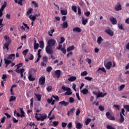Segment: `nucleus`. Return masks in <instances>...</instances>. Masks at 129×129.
Segmentation results:
<instances>
[{"instance_id": "f257e3e1", "label": "nucleus", "mask_w": 129, "mask_h": 129, "mask_svg": "<svg viewBox=\"0 0 129 129\" xmlns=\"http://www.w3.org/2000/svg\"><path fill=\"white\" fill-rule=\"evenodd\" d=\"M36 71H37V70L35 69H31L30 70L28 76L29 81H35V80H36V79L33 77V75L36 73Z\"/></svg>"}, {"instance_id": "f03ea898", "label": "nucleus", "mask_w": 129, "mask_h": 129, "mask_svg": "<svg viewBox=\"0 0 129 129\" xmlns=\"http://www.w3.org/2000/svg\"><path fill=\"white\" fill-rule=\"evenodd\" d=\"M4 39L6 40V42L4 44L5 48H7L8 50H9V46L11 44V38L10 37H8V35H5Z\"/></svg>"}, {"instance_id": "7ed1b4c3", "label": "nucleus", "mask_w": 129, "mask_h": 129, "mask_svg": "<svg viewBox=\"0 0 129 129\" xmlns=\"http://www.w3.org/2000/svg\"><path fill=\"white\" fill-rule=\"evenodd\" d=\"M45 51L47 54H49V55H53V53H54V51H53V48L52 46H50L49 45L46 46L45 48Z\"/></svg>"}, {"instance_id": "20e7f679", "label": "nucleus", "mask_w": 129, "mask_h": 129, "mask_svg": "<svg viewBox=\"0 0 129 129\" xmlns=\"http://www.w3.org/2000/svg\"><path fill=\"white\" fill-rule=\"evenodd\" d=\"M45 82H46V78L45 77V76H42L39 78L38 84L39 85H44Z\"/></svg>"}, {"instance_id": "39448f33", "label": "nucleus", "mask_w": 129, "mask_h": 129, "mask_svg": "<svg viewBox=\"0 0 129 129\" xmlns=\"http://www.w3.org/2000/svg\"><path fill=\"white\" fill-rule=\"evenodd\" d=\"M55 44H56V41L53 39H49L48 40L47 46L53 47V46H55Z\"/></svg>"}, {"instance_id": "423d86ee", "label": "nucleus", "mask_w": 129, "mask_h": 129, "mask_svg": "<svg viewBox=\"0 0 129 129\" xmlns=\"http://www.w3.org/2000/svg\"><path fill=\"white\" fill-rule=\"evenodd\" d=\"M106 116H107V118L110 119V120H115V118L114 116L111 115L109 112H107L106 113Z\"/></svg>"}, {"instance_id": "0eeeda50", "label": "nucleus", "mask_w": 129, "mask_h": 129, "mask_svg": "<svg viewBox=\"0 0 129 129\" xmlns=\"http://www.w3.org/2000/svg\"><path fill=\"white\" fill-rule=\"evenodd\" d=\"M15 72H17V73L21 74V77L23 78L24 77V72H25V70L24 69H21L20 70H15Z\"/></svg>"}, {"instance_id": "6e6552de", "label": "nucleus", "mask_w": 129, "mask_h": 129, "mask_svg": "<svg viewBox=\"0 0 129 129\" xmlns=\"http://www.w3.org/2000/svg\"><path fill=\"white\" fill-rule=\"evenodd\" d=\"M104 66L107 70H109L110 68H111V66H112V62L111 61H108L106 63H104Z\"/></svg>"}, {"instance_id": "1a4fd4ad", "label": "nucleus", "mask_w": 129, "mask_h": 129, "mask_svg": "<svg viewBox=\"0 0 129 129\" xmlns=\"http://www.w3.org/2000/svg\"><path fill=\"white\" fill-rule=\"evenodd\" d=\"M121 5H120V3L118 2L117 5L115 6V11L118 12V11H121Z\"/></svg>"}, {"instance_id": "9d476101", "label": "nucleus", "mask_w": 129, "mask_h": 129, "mask_svg": "<svg viewBox=\"0 0 129 129\" xmlns=\"http://www.w3.org/2000/svg\"><path fill=\"white\" fill-rule=\"evenodd\" d=\"M105 95H107V93H102V92H99V93H98V94L96 97L97 98H99V97H104Z\"/></svg>"}, {"instance_id": "9b49d317", "label": "nucleus", "mask_w": 129, "mask_h": 129, "mask_svg": "<svg viewBox=\"0 0 129 129\" xmlns=\"http://www.w3.org/2000/svg\"><path fill=\"white\" fill-rule=\"evenodd\" d=\"M109 20L110 22H111L112 25H116V24H117V21H116V19L113 17H111Z\"/></svg>"}, {"instance_id": "f8f14e48", "label": "nucleus", "mask_w": 129, "mask_h": 129, "mask_svg": "<svg viewBox=\"0 0 129 129\" xmlns=\"http://www.w3.org/2000/svg\"><path fill=\"white\" fill-rule=\"evenodd\" d=\"M59 104H60L61 106H67V105H69V102L61 101L59 102Z\"/></svg>"}, {"instance_id": "ddd939ff", "label": "nucleus", "mask_w": 129, "mask_h": 129, "mask_svg": "<svg viewBox=\"0 0 129 129\" xmlns=\"http://www.w3.org/2000/svg\"><path fill=\"white\" fill-rule=\"evenodd\" d=\"M15 57H16V54L14 53H12L11 54H9L8 56L7 57L8 60H14L15 59Z\"/></svg>"}, {"instance_id": "4468645a", "label": "nucleus", "mask_w": 129, "mask_h": 129, "mask_svg": "<svg viewBox=\"0 0 129 129\" xmlns=\"http://www.w3.org/2000/svg\"><path fill=\"white\" fill-rule=\"evenodd\" d=\"M54 73L55 74V76L57 77V78H59L60 76H61V71L59 70H57L54 72Z\"/></svg>"}, {"instance_id": "2eb2a0df", "label": "nucleus", "mask_w": 129, "mask_h": 129, "mask_svg": "<svg viewBox=\"0 0 129 129\" xmlns=\"http://www.w3.org/2000/svg\"><path fill=\"white\" fill-rule=\"evenodd\" d=\"M34 50H38L39 49V43H37V40H36V39L34 38Z\"/></svg>"}, {"instance_id": "dca6fc26", "label": "nucleus", "mask_w": 129, "mask_h": 129, "mask_svg": "<svg viewBox=\"0 0 129 129\" xmlns=\"http://www.w3.org/2000/svg\"><path fill=\"white\" fill-rule=\"evenodd\" d=\"M105 33H107V34L109 35V36H110L111 37H112V36H113V32H112L111 30L110 29H106L105 30Z\"/></svg>"}, {"instance_id": "f3484780", "label": "nucleus", "mask_w": 129, "mask_h": 129, "mask_svg": "<svg viewBox=\"0 0 129 129\" xmlns=\"http://www.w3.org/2000/svg\"><path fill=\"white\" fill-rule=\"evenodd\" d=\"M76 79H77V78H76V76H72L68 79V81H70V82H73L74 81H75Z\"/></svg>"}, {"instance_id": "a211bd4d", "label": "nucleus", "mask_w": 129, "mask_h": 129, "mask_svg": "<svg viewBox=\"0 0 129 129\" xmlns=\"http://www.w3.org/2000/svg\"><path fill=\"white\" fill-rule=\"evenodd\" d=\"M120 118L119 119V121L121 123H122V122L124 121V117H123V115H122V114H121V112H120Z\"/></svg>"}, {"instance_id": "6ab92c4d", "label": "nucleus", "mask_w": 129, "mask_h": 129, "mask_svg": "<svg viewBox=\"0 0 129 129\" xmlns=\"http://www.w3.org/2000/svg\"><path fill=\"white\" fill-rule=\"evenodd\" d=\"M74 110H75V108H74V107L71 109V110L70 111H68L67 115H68V116H70V114H71V115L73 114V111H74Z\"/></svg>"}, {"instance_id": "aec40b11", "label": "nucleus", "mask_w": 129, "mask_h": 129, "mask_svg": "<svg viewBox=\"0 0 129 129\" xmlns=\"http://www.w3.org/2000/svg\"><path fill=\"white\" fill-rule=\"evenodd\" d=\"M73 32H77L78 33H80L81 32V29L79 27H75L73 29Z\"/></svg>"}, {"instance_id": "412c9836", "label": "nucleus", "mask_w": 129, "mask_h": 129, "mask_svg": "<svg viewBox=\"0 0 129 129\" xmlns=\"http://www.w3.org/2000/svg\"><path fill=\"white\" fill-rule=\"evenodd\" d=\"M102 41H103V39H102V37L100 36L98 38V39L97 40V42L98 43V45H100L101 44V42H102Z\"/></svg>"}, {"instance_id": "4be33fe9", "label": "nucleus", "mask_w": 129, "mask_h": 129, "mask_svg": "<svg viewBox=\"0 0 129 129\" xmlns=\"http://www.w3.org/2000/svg\"><path fill=\"white\" fill-rule=\"evenodd\" d=\"M36 97L37 98L38 101H41V99L42 98V95L40 94H37L36 93L34 94Z\"/></svg>"}, {"instance_id": "5701e85b", "label": "nucleus", "mask_w": 129, "mask_h": 129, "mask_svg": "<svg viewBox=\"0 0 129 129\" xmlns=\"http://www.w3.org/2000/svg\"><path fill=\"white\" fill-rule=\"evenodd\" d=\"M88 23V19H84V17H82V24L85 26Z\"/></svg>"}, {"instance_id": "b1692460", "label": "nucleus", "mask_w": 129, "mask_h": 129, "mask_svg": "<svg viewBox=\"0 0 129 129\" xmlns=\"http://www.w3.org/2000/svg\"><path fill=\"white\" fill-rule=\"evenodd\" d=\"M75 48V46H74V45H72L67 48V51L68 52H70L71 51L74 50Z\"/></svg>"}, {"instance_id": "393cba45", "label": "nucleus", "mask_w": 129, "mask_h": 129, "mask_svg": "<svg viewBox=\"0 0 129 129\" xmlns=\"http://www.w3.org/2000/svg\"><path fill=\"white\" fill-rule=\"evenodd\" d=\"M81 92L83 93L84 95H86L88 93V90L87 89L85 88L81 91Z\"/></svg>"}, {"instance_id": "a878e982", "label": "nucleus", "mask_w": 129, "mask_h": 129, "mask_svg": "<svg viewBox=\"0 0 129 129\" xmlns=\"http://www.w3.org/2000/svg\"><path fill=\"white\" fill-rule=\"evenodd\" d=\"M100 71H102V72H104L105 73H106V71H105V69H104V68H99L97 70V71L99 72V73H101V72Z\"/></svg>"}, {"instance_id": "bb28decb", "label": "nucleus", "mask_w": 129, "mask_h": 129, "mask_svg": "<svg viewBox=\"0 0 129 129\" xmlns=\"http://www.w3.org/2000/svg\"><path fill=\"white\" fill-rule=\"evenodd\" d=\"M62 27L63 29H66V28L68 27V22H64L62 23Z\"/></svg>"}, {"instance_id": "cd10ccee", "label": "nucleus", "mask_w": 129, "mask_h": 129, "mask_svg": "<svg viewBox=\"0 0 129 129\" xmlns=\"http://www.w3.org/2000/svg\"><path fill=\"white\" fill-rule=\"evenodd\" d=\"M76 127L77 129H81L82 128V124L81 123H78L76 125Z\"/></svg>"}, {"instance_id": "c85d7f7f", "label": "nucleus", "mask_w": 129, "mask_h": 129, "mask_svg": "<svg viewBox=\"0 0 129 129\" xmlns=\"http://www.w3.org/2000/svg\"><path fill=\"white\" fill-rule=\"evenodd\" d=\"M7 7V2H4V5H2L1 9L0 10L4 12V10H5V8Z\"/></svg>"}, {"instance_id": "c756f323", "label": "nucleus", "mask_w": 129, "mask_h": 129, "mask_svg": "<svg viewBox=\"0 0 129 129\" xmlns=\"http://www.w3.org/2000/svg\"><path fill=\"white\" fill-rule=\"evenodd\" d=\"M17 99V97L16 96H11L10 97V99L9 100L10 102H12V101H15Z\"/></svg>"}, {"instance_id": "7c9ffc66", "label": "nucleus", "mask_w": 129, "mask_h": 129, "mask_svg": "<svg viewBox=\"0 0 129 129\" xmlns=\"http://www.w3.org/2000/svg\"><path fill=\"white\" fill-rule=\"evenodd\" d=\"M4 61H5V64H7V65H10V64H11V63H12V61L9 60V59H7L6 58L4 59Z\"/></svg>"}, {"instance_id": "2f4dec72", "label": "nucleus", "mask_w": 129, "mask_h": 129, "mask_svg": "<svg viewBox=\"0 0 129 129\" xmlns=\"http://www.w3.org/2000/svg\"><path fill=\"white\" fill-rule=\"evenodd\" d=\"M41 121H44V119H46L47 118V115L46 114H41Z\"/></svg>"}, {"instance_id": "473e14b6", "label": "nucleus", "mask_w": 129, "mask_h": 129, "mask_svg": "<svg viewBox=\"0 0 129 129\" xmlns=\"http://www.w3.org/2000/svg\"><path fill=\"white\" fill-rule=\"evenodd\" d=\"M71 94H72V92H71V89L67 90V92L64 93V95H71Z\"/></svg>"}, {"instance_id": "72a5a7b5", "label": "nucleus", "mask_w": 129, "mask_h": 129, "mask_svg": "<svg viewBox=\"0 0 129 129\" xmlns=\"http://www.w3.org/2000/svg\"><path fill=\"white\" fill-rule=\"evenodd\" d=\"M20 111H21V117H25V112L23 110V108H20Z\"/></svg>"}, {"instance_id": "f704fd0d", "label": "nucleus", "mask_w": 129, "mask_h": 129, "mask_svg": "<svg viewBox=\"0 0 129 129\" xmlns=\"http://www.w3.org/2000/svg\"><path fill=\"white\" fill-rule=\"evenodd\" d=\"M29 19L31 20L32 22H34V21H36V19H37V18L35 16L32 17V15H30Z\"/></svg>"}, {"instance_id": "c9c22d12", "label": "nucleus", "mask_w": 129, "mask_h": 129, "mask_svg": "<svg viewBox=\"0 0 129 129\" xmlns=\"http://www.w3.org/2000/svg\"><path fill=\"white\" fill-rule=\"evenodd\" d=\"M60 13L62 16H66L68 14L67 10H61Z\"/></svg>"}, {"instance_id": "e433bc0d", "label": "nucleus", "mask_w": 129, "mask_h": 129, "mask_svg": "<svg viewBox=\"0 0 129 129\" xmlns=\"http://www.w3.org/2000/svg\"><path fill=\"white\" fill-rule=\"evenodd\" d=\"M39 44H40V48H41V49H44V41H40L39 42Z\"/></svg>"}, {"instance_id": "4c0bfd02", "label": "nucleus", "mask_w": 129, "mask_h": 129, "mask_svg": "<svg viewBox=\"0 0 129 129\" xmlns=\"http://www.w3.org/2000/svg\"><path fill=\"white\" fill-rule=\"evenodd\" d=\"M32 11H33V9H32V8L29 9L27 11V13H26V15H27V16H29V15L32 14Z\"/></svg>"}, {"instance_id": "58836bf2", "label": "nucleus", "mask_w": 129, "mask_h": 129, "mask_svg": "<svg viewBox=\"0 0 129 129\" xmlns=\"http://www.w3.org/2000/svg\"><path fill=\"white\" fill-rule=\"evenodd\" d=\"M16 66H17V69L16 70H20V68L23 67V63H18Z\"/></svg>"}, {"instance_id": "ea45409f", "label": "nucleus", "mask_w": 129, "mask_h": 129, "mask_svg": "<svg viewBox=\"0 0 129 129\" xmlns=\"http://www.w3.org/2000/svg\"><path fill=\"white\" fill-rule=\"evenodd\" d=\"M61 89L64 91H67V90H70V88H67L64 86H62L61 87Z\"/></svg>"}, {"instance_id": "a19ab883", "label": "nucleus", "mask_w": 129, "mask_h": 129, "mask_svg": "<svg viewBox=\"0 0 129 129\" xmlns=\"http://www.w3.org/2000/svg\"><path fill=\"white\" fill-rule=\"evenodd\" d=\"M43 61L44 62V63H48V57L46 56H45L43 57Z\"/></svg>"}, {"instance_id": "79ce46f5", "label": "nucleus", "mask_w": 129, "mask_h": 129, "mask_svg": "<svg viewBox=\"0 0 129 129\" xmlns=\"http://www.w3.org/2000/svg\"><path fill=\"white\" fill-rule=\"evenodd\" d=\"M118 27L119 30H121V31H124V28H123V26H122V24H118Z\"/></svg>"}, {"instance_id": "37998d69", "label": "nucleus", "mask_w": 129, "mask_h": 129, "mask_svg": "<svg viewBox=\"0 0 129 129\" xmlns=\"http://www.w3.org/2000/svg\"><path fill=\"white\" fill-rule=\"evenodd\" d=\"M14 2L16 4H18V5L23 6V2L21 1V0L19 2H18V0H14Z\"/></svg>"}, {"instance_id": "c03bdc74", "label": "nucleus", "mask_w": 129, "mask_h": 129, "mask_svg": "<svg viewBox=\"0 0 129 129\" xmlns=\"http://www.w3.org/2000/svg\"><path fill=\"white\" fill-rule=\"evenodd\" d=\"M34 106V98H32L30 99V106L33 107Z\"/></svg>"}, {"instance_id": "a18cd8bd", "label": "nucleus", "mask_w": 129, "mask_h": 129, "mask_svg": "<svg viewBox=\"0 0 129 129\" xmlns=\"http://www.w3.org/2000/svg\"><path fill=\"white\" fill-rule=\"evenodd\" d=\"M91 121V118H88L85 122L86 125H88L89 124V123Z\"/></svg>"}, {"instance_id": "49530a36", "label": "nucleus", "mask_w": 129, "mask_h": 129, "mask_svg": "<svg viewBox=\"0 0 129 129\" xmlns=\"http://www.w3.org/2000/svg\"><path fill=\"white\" fill-rule=\"evenodd\" d=\"M88 73L87 71H84L83 72L81 73V76H86Z\"/></svg>"}, {"instance_id": "de8ad7c7", "label": "nucleus", "mask_w": 129, "mask_h": 129, "mask_svg": "<svg viewBox=\"0 0 129 129\" xmlns=\"http://www.w3.org/2000/svg\"><path fill=\"white\" fill-rule=\"evenodd\" d=\"M72 9L75 13H77V7L75 6H72Z\"/></svg>"}, {"instance_id": "09e8293b", "label": "nucleus", "mask_w": 129, "mask_h": 129, "mask_svg": "<svg viewBox=\"0 0 129 129\" xmlns=\"http://www.w3.org/2000/svg\"><path fill=\"white\" fill-rule=\"evenodd\" d=\"M52 70H53V68H52L51 67H48L46 69L47 72H51V71H52Z\"/></svg>"}, {"instance_id": "8fccbe9b", "label": "nucleus", "mask_w": 129, "mask_h": 129, "mask_svg": "<svg viewBox=\"0 0 129 129\" xmlns=\"http://www.w3.org/2000/svg\"><path fill=\"white\" fill-rule=\"evenodd\" d=\"M85 80H88V81H91L92 80L93 78L92 77H86L84 78Z\"/></svg>"}, {"instance_id": "3c124183", "label": "nucleus", "mask_w": 129, "mask_h": 129, "mask_svg": "<svg viewBox=\"0 0 129 129\" xmlns=\"http://www.w3.org/2000/svg\"><path fill=\"white\" fill-rule=\"evenodd\" d=\"M74 101H75V100H74L73 98L71 97L69 98V102H70V103H73Z\"/></svg>"}, {"instance_id": "603ef678", "label": "nucleus", "mask_w": 129, "mask_h": 129, "mask_svg": "<svg viewBox=\"0 0 129 129\" xmlns=\"http://www.w3.org/2000/svg\"><path fill=\"white\" fill-rule=\"evenodd\" d=\"M32 5H34V8H38V4H37V3L36 2L32 1Z\"/></svg>"}, {"instance_id": "864d4df0", "label": "nucleus", "mask_w": 129, "mask_h": 129, "mask_svg": "<svg viewBox=\"0 0 129 129\" xmlns=\"http://www.w3.org/2000/svg\"><path fill=\"white\" fill-rule=\"evenodd\" d=\"M113 107H115V108L116 109H117V110H119L120 107V106H119V105H115V104H114V105H113Z\"/></svg>"}, {"instance_id": "5fc2aeb1", "label": "nucleus", "mask_w": 129, "mask_h": 129, "mask_svg": "<svg viewBox=\"0 0 129 129\" xmlns=\"http://www.w3.org/2000/svg\"><path fill=\"white\" fill-rule=\"evenodd\" d=\"M65 42V38L63 37H60V41L59 42L60 44H62V43H64Z\"/></svg>"}, {"instance_id": "6e6d98bb", "label": "nucleus", "mask_w": 129, "mask_h": 129, "mask_svg": "<svg viewBox=\"0 0 129 129\" xmlns=\"http://www.w3.org/2000/svg\"><path fill=\"white\" fill-rule=\"evenodd\" d=\"M28 52H29V49H25L23 51V54L24 55V56H26L27 55Z\"/></svg>"}, {"instance_id": "4d7b16f0", "label": "nucleus", "mask_w": 129, "mask_h": 129, "mask_svg": "<svg viewBox=\"0 0 129 129\" xmlns=\"http://www.w3.org/2000/svg\"><path fill=\"white\" fill-rule=\"evenodd\" d=\"M58 124H59L58 121H54L53 122V126H57V125H58Z\"/></svg>"}, {"instance_id": "13d9d810", "label": "nucleus", "mask_w": 129, "mask_h": 129, "mask_svg": "<svg viewBox=\"0 0 129 129\" xmlns=\"http://www.w3.org/2000/svg\"><path fill=\"white\" fill-rule=\"evenodd\" d=\"M67 126H68V128H69V129L72 128V122H69Z\"/></svg>"}, {"instance_id": "bf43d9fd", "label": "nucleus", "mask_w": 129, "mask_h": 129, "mask_svg": "<svg viewBox=\"0 0 129 129\" xmlns=\"http://www.w3.org/2000/svg\"><path fill=\"white\" fill-rule=\"evenodd\" d=\"M84 15L86 17H89L90 16V12L87 11L84 13Z\"/></svg>"}, {"instance_id": "052dcab7", "label": "nucleus", "mask_w": 129, "mask_h": 129, "mask_svg": "<svg viewBox=\"0 0 129 129\" xmlns=\"http://www.w3.org/2000/svg\"><path fill=\"white\" fill-rule=\"evenodd\" d=\"M52 97L53 98H54V99H55V100H56L57 101H58V100H59V96H58L52 95Z\"/></svg>"}, {"instance_id": "680f3d73", "label": "nucleus", "mask_w": 129, "mask_h": 129, "mask_svg": "<svg viewBox=\"0 0 129 129\" xmlns=\"http://www.w3.org/2000/svg\"><path fill=\"white\" fill-rule=\"evenodd\" d=\"M124 108L125 109H126L127 111L129 112V105H125L123 106Z\"/></svg>"}, {"instance_id": "e2e57ef3", "label": "nucleus", "mask_w": 129, "mask_h": 129, "mask_svg": "<svg viewBox=\"0 0 129 129\" xmlns=\"http://www.w3.org/2000/svg\"><path fill=\"white\" fill-rule=\"evenodd\" d=\"M67 126V123L64 122H62L61 123L62 127H66Z\"/></svg>"}, {"instance_id": "0e129e2a", "label": "nucleus", "mask_w": 129, "mask_h": 129, "mask_svg": "<svg viewBox=\"0 0 129 129\" xmlns=\"http://www.w3.org/2000/svg\"><path fill=\"white\" fill-rule=\"evenodd\" d=\"M47 91H52V86H49L46 88Z\"/></svg>"}, {"instance_id": "69168bd1", "label": "nucleus", "mask_w": 129, "mask_h": 129, "mask_svg": "<svg viewBox=\"0 0 129 129\" xmlns=\"http://www.w3.org/2000/svg\"><path fill=\"white\" fill-rule=\"evenodd\" d=\"M99 109H100V110L101 111H103V110H104V107L102 106H99Z\"/></svg>"}, {"instance_id": "338daca9", "label": "nucleus", "mask_w": 129, "mask_h": 129, "mask_svg": "<svg viewBox=\"0 0 129 129\" xmlns=\"http://www.w3.org/2000/svg\"><path fill=\"white\" fill-rule=\"evenodd\" d=\"M57 49L58 50H61V49H62V44H61L60 42L58 44V47H57Z\"/></svg>"}, {"instance_id": "774afa93", "label": "nucleus", "mask_w": 129, "mask_h": 129, "mask_svg": "<svg viewBox=\"0 0 129 129\" xmlns=\"http://www.w3.org/2000/svg\"><path fill=\"white\" fill-rule=\"evenodd\" d=\"M41 64V66H42L43 67H46V66L47 65V63H46L44 61H42Z\"/></svg>"}]
</instances>
